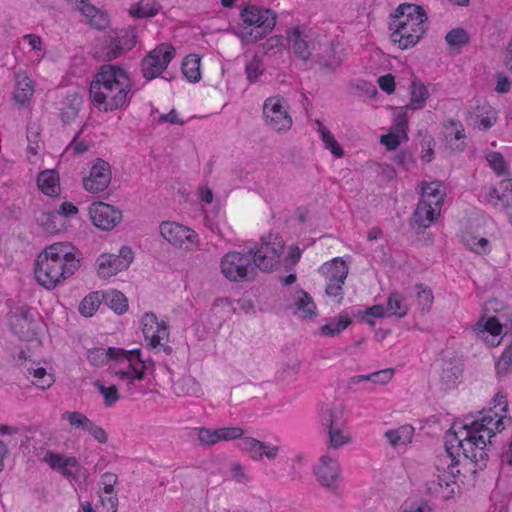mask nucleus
Wrapping results in <instances>:
<instances>
[{"label": "nucleus", "instance_id": "ddd939ff", "mask_svg": "<svg viewBox=\"0 0 512 512\" xmlns=\"http://www.w3.org/2000/svg\"><path fill=\"white\" fill-rule=\"evenodd\" d=\"M313 474L318 484L330 491L338 490L342 482V468L337 457L324 454L313 466Z\"/></svg>", "mask_w": 512, "mask_h": 512}, {"label": "nucleus", "instance_id": "0eeeda50", "mask_svg": "<svg viewBox=\"0 0 512 512\" xmlns=\"http://www.w3.org/2000/svg\"><path fill=\"white\" fill-rule=\"evenodd\" d=\"M10 322L14 333L21 339L41 343L46 325L35 309L28 306L20 307L18 312L11 316Z\"/></svg>", "mask_w": 512, "mask_h": 512}, {"label": "nucleus", "instance_id": "f704fd0d", "mask_svg": "<svg viewBox=\"0 0 512 512\" xmlns=\"http://www.w3.org/2000/svg\"><path fill=\"white\" fill-rule=\"evenodd\" d=\"M352 320L347 311H342L337 317L330 319L326 324L321 326V334L328 337H335L342 333Z\"/></svg>", "mask_w": 512, "mask_h": 512}, {"label": "nucleus", "instance_id": "2eb2a0df", "mask_svg": "<svg viewBox=\"0 0 512 512\" xmlns=\"http://www.w3.org/2000/svg\"><path fill=\"white\" fill-rule=\"evenodd\" d=\"M88 215L92 224L102 231L113 230L123 219L122 211L118 207L102 201L91 203Z\"/></svg>", "mask_w": 512, "mask_h": 512}, {"label": "nucleus", "instance_id": "a211bd4d", "mask_svg": "<svg viewBox=\"0 0 512 512\" xmlns=\"http://www.w3.org/2000/svg\"><path fill=\"white\" fill-rule=\"evenodd\" d=\"M111 178L110 164L103 159H96L89 174L83 178V187L90 193H100L108 188Z\"/></svg>", "mask_w": 512, "mask_h": 512}, {"label": "nucleus", "instance_id": "72a5a7b5", "mask_svg": "<svg viewBox=\"0 0 512 512\" xmlns=\"http://www.w3.org/2000/svg\"><path fill=\"white\" fill-rule=\"evenodd\" d=\"M321 273L327 281H345L348 275V267L342 259L334 258L322 265Z\"/></svg>", "mask_w": 512, "mask_h": 512}, {"label": "nucleus", "instance_id": "c03bdc74", "mask_svg": "<svg viewBox=\"0 0 512 512\" xmlns=\"http://www.w3.org/2000/svg\"><path fill=\"white\" fill-rule=\"evenodd\" d=\"M82 104L83 98L80 94L74 92L69 95L64 106L61 108V118L63 122L70 123L73 121L77 117Z\"/></svg>", "mask_w": 512, "mask_h": 512}, {"label": "nucleus", "instance_id": "052dcab7", "mask_svg": "<svg viewBox=\"0 0 512 512\" xmlns=\"http://www.w3.org/2000/svg\"><path fill=\"white\" fill-rule=\"evenodd\" d=\"M383 317L389 316L387 314L386 307L382 305H374L372 307H369L361 315L362 320L368 323L369 325H374L376 319H380Z\"/></svg>", "mask_w": 512, "mask_h": 512}, {"label": "nucleus", "instance_id": "20e7f679", "mask_svg": "<svg viewBox=\"0 0 512 512\" xmlns=\"http://www.w3.org/2000/svg\"><path fill=\"white\" fill-rule=\"evenodd\" d=\"M114 361L110 372L119 382L120 387L129 396L144 395L150 390V375L154 363L142 355L140 349L114 350Z\"/></svg>", "mask_w": 512, "mask_h": 512}, {"label": "nucleus", "instance_id": "09e8293b", "mask_svg": "<svg viewBox=\"0 0 512 512\" xmlns=\"http://www.w3.org/2000/svg\"><path fill=\"white\" fill-rule=\"evenodd\" d=\"M27 158L31 163H36L40 159L41 140L38 128H29L27 133Z\"/></svg>", "mask_w": 512, "mask_h": 512}, {"label": "nucleus", "instance_id": "f8f14e48", "mask_svg": "<svg viewBox=\"0 0 512 512\" xmlns=\"http://www.w3.org/2000/svg\"><path fill=\"white\" fill-rule=\"evenodd\" d=\"M284 242L281 236L276 233H269L261 240V245L254 253V264L263 271H270L276 268L283 254Z\"/></svg>", "mask_w": 512, "mask_h": 512}, {"label": "nucleus", "instance_id": "603ef678", "mask_svg": "<svg viewBox=\"0 0 512 512\" xmlns=\"http://www.w3.org/2000/svg\"><path fill=\"white\" fill-rule=\"evenodd\" d=\"M406 107L401 108H392L393 117H392V126L390 130L396 131L398 133L408 135V115H407Z\"/></svg>", "mask_w": 512, "mask_h": 512}, {"label": "nucleus", "instance_id": "7c9ffc66", "mask_svg": "<svg viewBox=\"0 0 512 512\" xmlns=\"http://www.w3.org/2000/svg\"><path fill=\"white\" fill-rule=\"evenodd\" d=\"M421 190V200L426 203H432L437 206H441L443 204L446 193L442 187V183L440 181H431L426 182L423 181L420 184Z\"/></svg>", "mask_w": 512, "mask_h": 512}, {"label": "nucleus", "instance_id": "e2e57ef3", "mask_svg": "<svg viewBox=\"0 0 512 512\" xmlns=\"http://www.w3.org/2000/svg\"><path fill=\"white\" fill-rule=\"evenodd\" d=\"M417 289V303L419 307L423 311H429L434 300L431 289L423 286H419Z\"/></svg>", "mask_w": 512, "mask_h": 512}, {"label": "nucleus", "instance_id": "7ed1b4c3", "mask_svg": "<svg viewBox=\"0 0 512 512\" xmlns=\"http://www.w3.org/2000/svg\"><path fill=\"white\" fill-rule=\"evenodd\" d=\"M133 80L125 69L104 65L90 83L91 102L101 112H113L127 106L132 96Z\"/></svg>", "mask_w": 512, "mask_h": 512}, {"label": "nucleus", "instance_id": "5fc2aeb1", "mask_svg": "<svg viewBox=\"0 0 512 512\" xmlns=\"http://www.w3.org/2000/svg\"><path fill=\"white\" fill-rule=\"evenodd\" d=\"M498 377H504L512 372V344L508 346L495 364Z\"/></svg>", "mask_w": 512, "mask_h": 512}, {"label": "nucleus", "instance_id": "4c0bfd02", "mask_svg": "<svg viewBox=\"0 0 512 512\" xmlns=\"http://www.w3.org/2000/svg\"><path fill=\"white\" fill-rule=\"evenodd\" d=\"M429 98V91L424 83L413 80L410 86V101L406 108L420 110L426 105Z\"/></svg>", "mask_w": 512, "mask_h": 512}, {"label": "nucleus", "instance_id": "412c9836", "mask_svg": "<svg viewBox=\"0 0 512 512\" xmlns=\"http://www.w3.org/2000/svg\"><path fill=\"white\" fill-rule=\"evenodd\" d=\"M82 16L85 17L91 28L96 30H106L110 24L108 13L97 8L88 0H67Z\"/></svg>", "mask_w": 512, "mask_h": 512}, {"label": "nucleus", "instance_id": "6e6d98bb", "mask_svg": "<svg viewBox=\"0 0 512 512\" xmlns=\"http://www.w3.org/2000/svg\"><path fill=\"white\" fill-rule=\"evenodd\" d=\"M478 198L481 202L497 205L501 204V190L492 185L483 186L478 192Z\"/></svg>", "mask_w": 512, "mask_h": 512}, {"label": "nucleus", "instance_id": "9b49d317", "mask_svg": "<svg viewBox=\"0 0 512 512\" xmlns=\"http://www.w3.org/2000/svg\"><path fill=\"white\" fill-rule=\"evenodd\" d=\"M394 32L406 30L407 32H426L428 30L426 12L421 6L404 3L399 5L393 13Z\"/></svg>", "mask_w": 512, "mask_h": 512}, {"label": "nucleus", "instance_id": "680f3d73", "mask_svg": "<svg viewBox=\"0 0 512 512\" xmlns=\"http://www.w3.org/2000/svg\"><path fill=\"white\" fill-rule=\"evenodd\" d=\"M486 160L490 168L498 175L507 171V165L503 156L499 152H490L486 155Z\"/></svg>", "mask_w": 512, "mask_h": 512}, {"label": "nucleus", "instance_id": "4d7b16f0", "mask_svg": "<svg viewBox=\"0 0 512 512\" xmlns=\"http://www.w3.org/2000/svg\"><path fill=\"white\" fill-rule=\"evenodd\" d=\"M408 140V135L390 130L387 134L381 135L380 143L389 151L396 150L397 147Z\"/></svg>", "mask_w": 512, "mask_h": 512}, {"label": "nucleus", "instance_id": "4468645a", "mask_svg": "<svg viewBox=\"0 0 512 512\" xmlns=\"http://www.w3.org/2000/svg\"><path fill=\"white\" fill-rule=\"evenodd\" d=\"M137 43L135 34H121L112 37L106 36L95 46L94 57L101 61H110L122 53L131 50Z\"/></svg>", "mask_w": 512, "mask_h": 512}, {"label": "nucleus", "instance_id": "6e6552de", "mask_svg": "<svg viewBox=\"0 0 512 512\" xmlns=\"http://www.w3.org/2000/svg\"><path fill=\"white\" fill-rule=\"evenodd\" d=\"M254 264L251 251H230L220 260V272L229 281L247 280L254 274Z\"/></svg>", "mask_w": 512, "mask_h": 512}, {"label": "nucleus", "instance_id": "69168bd1", "mask_svg": "<svg viewBox=\"0 0 512 512\" xmlns=\"http://www.w3.org/2000/svg\"><path fill=\"white\" fill-rule=\"evenodd\" d=\"M246 73L250 82L257 81L263 73L262 61L258 58H253L246 64Z\"/></svg>", "mask_w": 512, "mask_h": 512}, {"label": "nucleus", "instance_id": "4be33fe9", "mask_svg": "<svg viewBox=\"0 0 512 512\" xmlns=\"http://www.w3.org/2000/svg\"><path fill=\"white\" fill-rule=\"evenodd\" d=\"M197 439L202 445L212 446L222 441L240 438L244 431L241 427H222L210 429L206 427L195 428Z\"/></svg>", "mask_w": 512, "mask_h": 512}, {"label": "nucleus", "instance_id": "f03ea898", "mask_svg": "<svg viewBox=\"0 0 512 512\" xmlns=\"http://www.w3.org/2000/svg\"><path fill=\"white\" fill-rule=\"evenodd\" d=\"M82 255L70 242L45 246L36 256L33 275L37 284L51 291L66 282L80 269Z\"/></svg>", "mask_w": 512, "mask_h": 512}, {"label": "nucleus", "instance_id": "c756f323", "mask_svg": "<svg viewBox=\"0 0 512 512\" xmlns=\"http://www.w3.org/2000/svg\"><path fill=\"white\" fill-rule=\"evenodd\" d=\"M329 447L339 449L352 442L349 428L344 423L331 421L328 429Z\"/></svg>", "mask_w": 512, "mask_h": 512}, {"label": "nucleus", "instance_id": "5701e85b", "mask_svg": "<svg viewBox=\"0 0 512 512\" xmlns=\"http://www.w3.org/2000/svg\"><path fill=\"white\" fill-rule=\"evenodd\" d=\"M35 92V85L33 80L25 73L18 72L15 75V84L12 91V99L19 108H29L33 95Z\"/></svg>", "mask_w": 512, "mask_h": 512}, {"label": "nucleus", "instance_id": "6ab92c4d", "mask_svg": "<svg viewBox=\"0 0 512 512\" xmlns=\"http://www.w3.org/2000/svg\"><path fill=\"white\" fill-rule=\"evenodd\" d=\"M473 332L486 345L496 347L503 339V325L495 316L482 315L473 325Z\"/></svg>", "mask_w": 512, "mask_h": 512}, {"label": "nucleus", "instance_id": "a19ab883", "mask_svg": "<svg viewBox=\"0 0 512 512\" xmlns=\"http://www.w3.org/2000/svg\"><path fill=\"white\" fill-rule=\"evenodd\" d=\"M160 9L161 5L156 0H139L131 5L129 14L133 18H147L158 14Z\"/></svg>", "mask_w": 512, "mask_h": 512}, {"label": "nucleus", "instance_id": "338daca9", "mask_svg": "<svg viewBox=\"0 0 512 512\" xmlns=\"http://www.w3.org/2000/svg\"><path fill=\"white\" fill-rule=\"evenodd\" d=\"M501 205L503 207H512V178L500 181Z\"/></svg>", "mask_w": 512, "mask_h": 512}, {"label": "nucleus", "instance_id": "c85d7f7f", "mask_svg": "<svg viewBox=\"0 0 512 512\" xmlns=\"http://www.w3.org/2000/svg\"><path fill=\"white\" fill-rule=\"evenodd\" d=\"M440 212L441 206L419 201L414 212V222L419 227L428 228L438 220Z\"/></svg>", "mask_w": 512, "mask_h": 512}, {"label": "nucleus", "instance_id": "f257e3e1", "mask_svg": "<svg viewBox=\"0 0 512 512\" xmlns=\"http://www.w3.org/2000/svg\"><path fill=\"white\" fill-rule=\"evenodd\" d=\"M504 417L494 411L466 416L453 421L445 436V454L437 459L436 472L427 483L431 495L449 500L460 492L458 456L463 455L476 465L488 458L491 439L504 429Z\"/></svg>", "mask_w": 512, "mask_h": 512}, {"label": "nucleus", "instance_id": "864d4df0", "mask_svg": "<svg viewBox=\"0 0 512 512\" xmlns=\"http://www.w3.org/2000/svg\"><path fill=\"white\" fill-rule=\"evenodd\" d=\"M62 420L67 422L70 425V427L74 429H81L83 431H86L91 421L83 413L77 411H66L65 413L62 414Z\"/></svg>", "mask_w": 512, "mask_h": 512}, {"label": "nucleus", "instance_id": "e433bc0d", "mask_svg": "<svg viewBox=\"0 0 512 512\" xmlns=\"http://www.w3.org/2000/svg\"><path fill=\"white\" fill-rule=\"evenodd\" d=\"M118 347H94L87 351V360L94 367H103L108 365L110 368L111 362L114 361V350H118Z\"/></svg>", "mask_w": 512, "mask_h": 512}, {"label": "nucleus", "instance_id": "473e14b6", "mask_svg": "<svg viewBox=\"0 0 512 512\" xmlns=\"http://www.w3.org/2000/svg\"><path fill=\"white\" fill-rule=\"evenodd\" d=\"M462 242L469 251L480 256L488 255L492 250V244L487 238L469 231L462 235Z\"/></svg>", "mask_w": 512, "mask_h": 512}, {"label": "nucleus", "instance_id": "79ce46f5", "mask_svg": "<svg viewBox=\"0 0 512 512\" xmlns=\"http://www.w3.org/2000/svg\"><path fill=\"white\" fill-rule=\"evenodd\" d=\"M103 293V301L117 314H124L128 310V299L119 290L109 289Z\"/></svg>", "mask_w": 512, "mask_h": 512}, {"label": "nucleus", "instance_id": "8fccbe9b", "mask_svg": "<svg viewBox=\"0 0 512 512\" xmlns=\"http://www.w3.org/2000/svg\"><path fill=\"white\" fill-rule=\"evenodd\" d=\"M386 309L388 316L402 318L408 312V305L401 294L392 293L387 300Z\"/></svg>", "mask_w": 512, "mask_h": 512}, {"label": "nucleus", "instance_id": "ea45409f", "mask_svg": "<svg viewBox=\"0 0 512 512\" xmlns=\"http://www.w3.org/2000/svg\"><path fill=\"white\" fill-rule=\"evenodd\" d=\"M102 301V291L90 292L80 301L78 306V312L83 317H92L98 311Z\"/></svg>", "mask_w": 512, "mask_h": 512}, {"label": "nucleus", "instance_id": "2f4dec72", "mask_svg": "<svg viewBox=\"0 0 512 512\" xmlns=\"http://www.w3.org/2000/svg\"><path fill=\"white\" fill-rule=\"evenodd\" d=\"M38 188L47 196H57L60 193V179L57 171L44 170L37 178Z\"/></svg>", "mask_w": 512, "mask_h": 512}, {"label": "nucleus", "instance_id": "423d86ee", "mask_svg": "<svg viewBox=\"0 0 512 512\" xmlns=\"http://www.w3.org/2000/svg\"><path fill=\"white\" fill-rule=\"evenodd\" d=\"M135 260V250L130 245H122L118 253L104 252L95 260V272L99 279L109 280L127 271Z\"/></svg>", "mask_w": 512, "mask_h": 512}, {"label": "nucleus", "instance_id": "a878e982", "mask_svg": "<svg viewBox=\"0 0 512 512\" xmlns=\"http://www.w3.org/2000/svg\"><path fill=\"white\" fill-rule=\"evenodd\" d=\"M415 436V428L411 424H403L398 427L387 429L384 438L394 450H405Z\"/></svg>", "mask_w": 512, "mask_h": 512}, {"label": "nucleus", "instance_id": "49530a36", "mask_svg": "<svg viewBox=\"0 0 512 512\" xmlns=\"http://www.w3.org/2000/svg\"><path fill=\"white\" fill-rule=\"evenodd\" d=\"M394 369L386 368L367 375H359L352 378L353 383L370 381L376 385H387L394 377Z\"/></svg>", "mask_w": 512, "mask_h": 512}, {"label": "nucleus", "instance_id": "393cba45", "mask_svg": "<svg viewBox=\"0 0 512 512\" xmlns=\"http://www.w3.org/2000/svg\"><path fill=\"white\" fill-rule=\"evenodd\" d=\"M28 380L41 390L49 389L55 383V371L47 362H34L27 368Z\"/></svg>", "mask_w": 512, "mask_h": 512}, {"label": "nucleus", "instance_id": "f3484780", "mask_svg": "<svg viewBox=\"0 0 512 512\" xmlns=\"http://www.w3.org/2000/svg\"><path fill=\"white\" fill-rule=\"evenodd\" d=\"M240 18L248 26L271 32L276 25L277 14L269 8L247 4L240 11Z\"/></svg>", "mask_w": 512, "mask_h": 512}, {"label": "nucleus", "instance_id": "1a4fd4ad", "mask_svg": "<svg viewBox=\"0 0 512 512\" xmlns=\"http://www.w3.org/2000/svg\"><path fill=\"white\" fill-rule=\"evenodd\" d=\"M159 232L166 242L177 249L193 252L200 246L198 233L181 223L163 221L159 225Z\"/></svg>", "mask_w": 512, "mask_h": 512}, {"label": "nucleus", "instance_id": "cd10ccee", "mask_svg": "<svg viewBox=\"0 0 512 512\" xmlns=\"http://www.w3.org/2000/svg\"><path fill=\"white\" fill-rule=\"evenodd\" d=\"M292 305L294 313L302 318H312L316 316V305L312 298L304 290L298 289L292 294Z\"/></svg>", "mask_w": 512, "mask_h": 512}, {"label": "nucleus", "instance_id": "c9c22d12", "mask_svg": "<svg viewBox=\"0 0 512 512\" xmlns=\"http://www.w3.org/2000/svg\"><path fill=\"white\" fill-rule=\"evenodd\" d=\"M173 391L177 396L200 397L203 395L201 385L191 376H184L173 384Z\"/></svg>", "mask_w": 512, "mask_h": 512}, {"label": "nucleus", "instance_id": "39448f33", "mask_svg": "<svg viewBox=\"0 0 512 512\" xmlns=\"http://www.w3.org/2000/svg\"><path fill=\"white\" fill-rule=\"evenodd\" d=\"M43 461L51 469L68 479L77 491H81L86 487L89 473L76 457L64 453L47 451L43 457Z\"/></svg>", "mask_w": 512, "mask_h": 512}, {"label": "nucleus", "instance_id": "774afa93", "mask_svg": "<svg viewBox=\"0 0 512 512\" xmlns=\"http://www.w3.org/2000/svg\"><path fill=\"white\" fill-rule=\"evenodd\" d=\"M118 498L115 493L100 494V512H117Z\"/></svg>", "mask_w": 512, "mask_h": 512}, {"label": "nucleus", "instance_id": "aec40b11", "mask_svg": "<svg viewBox=\"0 0 512 512\" xmlns=\"http://www.w3.org/2000/svg\"><path fill=\"white\" fill-rule=\"evenodd\" d=\"M142 332L147 345L153 348L161 346L169 336L168 327L164 321H159L155 314L145 313L141 318Z\"/></svg>", "mask_w": 512, "mask_h": 512}, {"label": "nucleus", "instance_id": "bb28decb", "mask_svg": "<svg viewBox=\"0 0 512 512\" xmlns=\"http://www.w3.org/2000/svg\"><path fill=\"white\" fill-rule=\"evenodd\" d=\"M445 139L448 147L454 152H462L466 148L464 126L459 121L451 120L445 124Z\"/></svg>", "mask_w": 512, "mask_h": 512}, {"label": "nucleus", "instance_id": "dca6fc26", "mask_svg": "<svg viewBox=\"0 0 512 512\" xmlns=\"http://www.w3.org/2000/svg\"><path fill=\"white\" fill-rule=\"evenodd\" d=\"M263 115L266 124L273 130L287 131L292 126V118L280 97H270L265 101Z\"/></svg>", "mask_w": 512, "mask_h": 512}, {"label": "nucleus", "instance_id": "37998d69", "mask_svg": "<svg viewBox=\"0 0 512 512\" xmlns=\"http://www.w3.org/2000/svg\"><path fill=\"white\" fill-rule=\"evenodd\" d=\"M498 113L494 107L489 104H483L477 108L476 125L480 130L491 128L497 121Z\"/></svg>", "mask_w": 512, "mask_h": 512}, {"label": "nucleus", "instance_id": "de8ad7c7", "mask_svg": "<svg viewBox=\"0 0 512 512\" xmlns=\"http://www.w3.org/2000/svg\"><path fill=\"white\" fill-rule=\"evenodd\" d=\"M182 72L188 81L198 82L201 78L200 57L196 54L186 56L182 63Z\"/></svg>", "mask_w": 512, "mask_h": 512}, {"label": "nucleus", "instance_id": "0e129e2a", "mask_svg": "<svg viewBox=\"0 0 512 512\" xmlns=\"http://www.w3.org/2000/svg\"><path fill=\"white\" fill-rule=\"evenodd\" d=\"M302 34H294V38L291 39L293 52L303 60H306L309 55L308 43L301 38Z\"/></svg>", "mask_w": 512, "mask_h": 512}, {"label": "nucleus", "instance_id": "13d9d810", "mask_svg": "<svg viewBox=\"0 0 512 512\" xmlns=\"http://www.w3.org/2000/svg\"><path fill=\"white\" fill-rule=\"evenodd\" d=\"M393 46L400 50H405L413 47L419 42V35L417 34H390Z\"/></svg>", "mask_w": 512, "mask_h": 512}, {"label": "nucleus", "instance_id": "a18cd8bd", "mask_svg": "<svg viewBox=\"0 0 512 512\" xmlns=\"http://www.w3.org/2000/svg\"><path fill=\"white\" fill-rule=\"evenodd\" d=\"M94 386L101 395L106 407L114 406L121 398L119 387L115 384H105L101 380H96Z\"/></svg>", "mask_w": 512, "mask_h": 512}, {"label": "nucleus", "instance_id": "b1692460", "mask_svg": "<svg viewBox=\"0 0 512 512\" xmlns=\"http://www.w3.org/2000/svg\"><path fill=\"white\" fill-rule=\"evenodd\" d=\"M238 447L247 452L253 460H261L263 456L269 460L277 457L279 447L268 443L261 442L252 437H240Z\"/></svg>", "mask_w": 512, "mask_h": 512}, {"label": "nucleus", "instance_id": "58836bf2", "mask_svg": "<svg viewBox=\"0 0 512 512\" xmlns=\"http://www.w3.org/2000/svg\"><path fill=\"white\" fill-rule=\"evenodd\" d=\"M317 131L325 149L329 150L334 157L342 158L344 156V149L334 134L319 121H317Z\"/></svg>", "mask_w": 512, "mask_h": 512}, {"label": "nucleus", "instance_id": "3c124183", "mask_svg": "<svg viewBox=\"0 0 512 512\" xmlns=\"http://www.w3.org/2000/svg\"><path fill=\"white\" fill-rule=\"evenodd\" d=\"M37 221L49 233H57L64 226L62 218L56 211L43 212L41 216L37 218Z\"/></svg>", "mask_w": 512, "mask_h": 512}, {"label": "nucleus", "instance_id": "bf43d9fd", "mask_svg": "<svg viewBox=\"0 0 512 512\" xmlns=\"http://www.w3.org/2000/svg\"><path fill=\"white\" fill-rule=\"evenodd\" d=\"M493 409H490L489 411L497 412L499 415H502L504 419V427L506 426V423L509 421L507 417L505 416V413L507 411L508 401H507V393L503 391L502 389L498 390L493 399H492Z\"/></svg>", "mask_w": 512, "mask_h": 512}, {"label": "nucleus", "instance_id": "9d476101", "mask_svg": "<svg viewBox=\"0 0 512 512\" xmlns=\"http://www.w3.org/2000/svg\"><path fill=\"white\" fill-rule=\"evenodd\" d=\"M176 55L173 45L161 43L149 51L142 59L140 71L146 81H152L162 75Z\"/></svg>", "mask_w": 512, "mask_h": 512}]
</instances>
